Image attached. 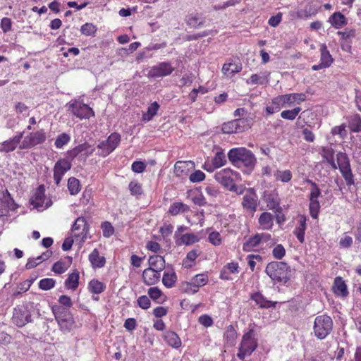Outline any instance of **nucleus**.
I'll list each match as a JSON object with an SVG mask.
<instances>
[{
  "mask_svg": "<svg viewBox=\"0 0 361 361\" xmlns=\"http://www.w3.org/2000/svg\"><path fill=\"white\" fill-rule=\"evenodd\" d=\"M228 159L234 166L241 169L244 173L248 175L254 171L257 164L255 155L245 147L231 149Z\"/></svg>",
  "mask_w": 361,
  "mask_h": 361,
  "instance_id": "obj_1",
  "label": "nucleus"
},
{
  "mask_svg": "<svg viewBox=\"0 0 361 361\" xmlns=\"http://www.w3.org/2000/svg\"><path fill=\"white\" fill-rule=\"evenodd\" d=\"M265 272L275 283L286 284L291 278V269L285 262L273 261L266 267Z\"/></svg>",
  "mask_w": 361,
  "mask_h": 361,
  "instance_id": "obj_2",
  "label": "nucleus"
},
{
  "mask_svg": "<svg viewBox=\"0 0 361 361\" xmlns=\"http://www.w3.org/2000/svg\"><path fill=\"white\" fill-rule=\"evenodd\" d=\"M51 310L59 329L63 334L71 332L75 326V322L70 310L57 305L52 306Z\"/></svg>",
  "mask_w": 361,
  "mask_h": 361,
  "instance_id": "obj_3",
  "label": "nucleus"
},
{
  "mask_svg": "<svg viewBox=\"0 0 361 361\" xmlns=\"http://www.w3.org/2000/svg\"><path fill=\"white\" fill-rule=\"evenodd\" d=\"M37 305L31 301L18 305L13 310L12 317L13 323L18 327H22L27 323L31 322V317Z\"/></svg>",
  "mask_w": 361,
  "mask_h": 361,
  "instance_id": "obj_4",
  "label": "nucleus"
},
{
  "mask_svg": "<svg viewBox=\"0 0 361 361\" xmlns=\"http://www.w3.org/2000/svg\"><path fill=\"white\" fill-rule=\"evenodd\" d=\"M258 346L257 339L255 338V331L253 328L248 329L243 337L239 345L237 357L244 360L245 357L251 355Z\"/></svg>",
  "mask_w": 361,
  "mask_h": 361,
  "instance_id": "obj_5",
  "label": "nucleus"
},
{
  "mask_svg": "<svg viewBox=\"0 0 361 361\" xmlns=\"http://www.w3.org/2000/svg\"><path fill=\"white\" fill-rule=\"evenodd\" d=\"M313 329L317 338L321 340L324 339L332 331L333 321L331 318L326 314L317 316L314 319Z\"/></svg>",
  "mask_w": 361,
  "mask_h": 361,
  "instance_id": "obj_6",
  "label": "nucleus"
},
{
  "mask_svg": "<svg viewBox=\"0 0 361 361\" xmlns=\"http://www.w3.org/2000/svg\"><path fill=\"white\" fill-rule=\"evenodd\" d=\"M214 178L227 190H228L235 181L241 180L240 174L229 168L222 169L216 173Z\"/></svg>",
  "mask_w": 361,
  "mask_h": 361,
  "instance_id": "obj_7",
  "label": "nucleus"
},
{
  "mask_svg": "<svg viewBox=\"0 0 361 361\" xmlns=\"http://www.w3.org/2000/svg\"><path fill=\"white\" fill-rule=\"evenodd\" d=\"M121 140V135L113 133L109 135L106 140L100 142L97 148L101 149L99 155L105 157L110 154L120 144Z\"/></svg>",
  "mask_w": 361,
  "mask_h": 361,
  "instance_id": "obj_8",
  "label": "nucleus"
},
{
  "mask_svg": "<svg viewBox=\"0 0 361 361\" xmlns=\"http://www.w3.org/2000/svg\"><path fill=\"white\" fill-rule=\"evenodd\" d=\"M46 139V133L43 129L30 133L24 137V140L19 145V148L20 149H30L37 145L44 143Z\"/></svg>",
  "mask_w": 361,
  "mask_h": 361,
  "instance_id": "obj_9",
  "label": "nucleus"
},
{
  "mask_svg": "<svg viewBox=\"0 0 361 361\" xmlns=\"http://www.w3.org/2000/svg\"><path fill=\"white\" fill-rule=\"evenodd\" d=\"M68 109L74 116L80 119H88L94 116V111L92 108L77 100H74L73 102L70 103Z\"/></svg>",
  "mask_w": 361,
  "mask_h": 361,
  "instance_id": "obj_10",
  "label": "nucleus"
},
{
  "mask_svg": "<svg viewBox=\"0 0 361 361\" xmlns=\"http://www.w3.org/2000/svg\"><path fill=\"white\" fill-rule=\"evenodd\" d=\"M68 157L59 159L54 166V180L59 185L64 174L71 169L72 164Z\"/></svg>",
  "mask_w": 361,
  "mask_h": 361,
  "instance_id": "obj_11",
  "label": "nucleus"
},
{
  "mask_svg": "<svg viewBox=\"0 0 361 361\" xmlns=\"http://www.w3.org/2000/svg\"><path fill=\"white\" fill-rule=\"evenodd\" d=\"M45 188L44 185H40L35 190L33 196L30 199V204L37 210H43L50 206L49 202L44 204L45 200Z\"/></svg>",
  "mask_w": 361,
  "mask_h": 361,
  "instance_id": "obj_12",
  "label": "nucleus"
},
{
  "mask_svg": "<svg viewBox=\"0 0 361 361\" xmlns=\"http://www.w3.org/2000/svg\"><path fill=\"white\" fill-rule=\"evenodd\" d=\"M174 71L170 63L161 62L151 68L149 75L152 78H160L169 75Z\"/></svg>",
  "mask_w": 361,
  "mask_h": 361,
  "instance_id": "obj_13",
  "label": "nucleus"
},
{
  "mask_svg": "<svg viewBox=\"0 0 361 361\" xmlns=\"http://www.w3.org/2000/svg\"><path fill=\"white\" fill-rule=\"evenodd\" d=\"M72 231L76 238H81L82 240L87 238L89 231V226L85 218L78 217L73 225Z\"/></svg>",
  "mask_w": 361,
  "mask_h": 361,
  "instance_id": "obj_14",
  "label": "nucleus"
},
{
  "mask_svg": "<svg viewBox=\"0 0 361 361\" xmlns=\"http://www.w3.org/2000/svg\"><path fill=\"white\" fill-rule=\"evenodd\" d=\"M94 152V149L91 147V145L85 142L82 144L78 145L74 148L67 152V157L73 161L77 156L82 152H84L85 157H89Z\"/></svg>",
  "mask_w": 361,
  "mask_h": 361,
  "instance_id": "obj_15",
  "label": "nucleus"
},
{
  "mask_svg": "<svg viewBox=\"0 0 361 361\" xmlns=\"http://www.w3.org/2000/svg\"><path fill=\"white\" fill-rule=\"evenodd\" d=\"M264 197L267 202V207L269 209L274 211L275 213H281L282 208L280 207V199L275 190L265 192Z\"/></svg>",
  "mask_w": 361,
  "mask_h": 361,
  "instance_id": "obj_16",
  "label": "nucleus"
},
{
  "mask_svg": "<svg viewBox=\"0 0 361 361\" xmlns=\"http://www.w3.org/2000/svg\"><path fill=\"white\" fill-rule=\"evenodd\" d=\"M250 190L252 191L253 190L250 189ZM241 204L243 209L247 212L251 214L255 212L257 208V198L256 194L253 192L245 194L243 196Z\"/></svg>",
  "mask_w": 361,
  "mask_h": 361,
  "instance_id": "obj_17",
  "label": "nucleus"
},
{
  "mask_svg": "<svg viewBox=\"0 0 361 361\" xmlns=\"http://www.w3.org/2000/svg\"><path fill=\"white\" fill-rule=\"evenodd\" d=\"M24 135V132L18 133L13 138L4 141L0 144V152H11L14 151L18 145H20V140Z\"/></svg>",
  "mask_w": 361,
  "mask_h": 361,
  "instance_id": "obj_18",
  "label": "nucleus"
},
{
  "mask_svg": "<svg viewBox=\"0 0 361 361\" xmlns=\"http://www.w3.org/2000/svg\"><path fill=\"white\" fill-rule=\"evenodd\" d=\"M194 166L192 161H178L174 165V173L177 177L184 178L188 176L190 170Z\"/></svg>",
  "mask_w": 361,
  "mask_h": 361,
  "instance_id": "obj_19",
  "label": "nucleus"
},
{
  "mask_svg": "<svg viewBox=\"0 0 361 361\" xmlns=\"http://www.w3.org/2000/svg\"><path fill=\"white\" fill-rule=\"evenodd\" d=\"M142 276L145 284L152 286L159 281L161 274L160 271H155L152 268H147L143 271Z\"/></svg>",
  "mask_w": 361,
  "mask_h": 361,
  "instance_id": "obj_20",
  "label": "nucleus"
},
{
  "mask_svg": "<svg viewBox=\"0 0 361 361\" xmlns=\"http://www.w3.org/2000/svg\"><path fill=\"white\" fill-rule=\"evenodd\" d=\"M205 22V18L198 13H191L186 16L185 23L190 27L197 29L201 27Z\"/></svg>",
  "mask_w": 361,
  "mask_h": 361,
  "instance_id": "obj_21",
  "label": "nucleus"
},
{
  "mask_svg": "<svg viewBox=\"0 0 361 361\" xmlns=\"http://www.w3.org/2000/svg\"><path fill=\"white\" fill-rule=\"evenodd\" d=\"M89 261L90 262L93 269H99L104 267L106 259L104 256H100L99 250L95 248L89 255Z\"/></svg>",
  "mask_w": 361,
  "mask_h": 361,
  "instance_id": "obj_22",
  "label": "nucleus"
},
{
  "mask_svg": "<svg viewBox=\"0 0 361 361\" xmlns=\"http://www.w3.org/2000/svg\"><path fill=\"white\" fill-rule=\"evenodd\" d=\"M334 292L336 295L341 297H346L348 295L347 286L343 279L337 276L334 282Z\"/></svg>",
  "mask_w": 361,
  "mask_h": 361,
  "instance_id": "obj_23",
  "label": "nucleus"
},
{
  "mask_svg": "<svg viewBox=\"0 0 361 361\" xmlns=\"http://www.w3.org/2000/svg\"><path fill=\"white\" fill-rule=\"evenodd\" d=\"M250 298L261 308L275 307L276 302L268 300L261 293L256 292L251 295Z\"/></svg>",
  "mask_w": 361,
  "mask_h": 361,
  "instance_id": "obj_24",
  "label": "nucleus"
},
{
  "mask_svg": "<svg viewBox=\"0 0 361 361\" xmlns=\"http://www.w3.org/2000/svg\"><path fill=\"white\" fill-rule=\"evenodd\" d=\"M164 339L169 345L174 348H178L181 345V340L174 331H166L164 334Z\"/></svg>",
  "mask_w": 361,
  "mask_h": 361,
  "instance_id": "obj_25",
  "label": "nucleus"
},
{
  "mask_svg": "<svg viewBox=\"0 0 361 361\" xmlns=\"http://www.w3.org/2000/svg\"><path fill=\"white\" fill-rule=\"evenodd\" d=\"M149 268H152L155 271H161L165 268V259L160 255L150 256L148 259Z\"/></svg>",
  "mask_w": 361,
  "mask_h": 361,
  "instance_id": "obj_26",
  "label": "nucleus"
},
{
  "mask_svg": "<svg viewBox=\"0 0 361 361\" xmlns=\"http://www.w3.org/2000/svg\"><path fill=\"white\" fill-rule=\"evenodd\" d=\"M333 62L334 59L330 54L326 45L322 44L320 48V63L324 65L325 68H329Z\"/></svg>",
  "mask_w": 361,
  "mask_h": 361,
  "instance_id": "obj_27",
  "label": "nucleus"
},
{
  "mask_svg": "<svg viewBox=\"0 0 361 361\" xmlns=\"http://www.w3.org/2000/svg\"><path fill=\"white\" fill-rule=\"evenodd\" d=\"M242 71V64L240 63H227L222 67V72L224 75L232 77L234 74Z\"/></svg>",
  "mask_w": 361,
  "mask_h": 361,
  "instance_id": "obj_28",
  "label": "nucleus"
},
{
  "mask_svg": "<svg viewBox=\"0 0 361 361\" xmlns=\"http://www.w3.org/2000/svg\"><path fill=\"white\" fill-rule=\"evenodd\" d=\"M321 154L323 159L329 164L333 169H337V165L334 161V150L331 147H322Z\"/></svg>",
  "mask_w": 361,
  "mask_h": 361,
  "instance_id": "obj_29",
  "label": "nucleus"
},
{
  "mask_svg": "<svg viewBox=\"0 0 361 361\" xmlns=\"http://www.w3.org/2000/svg\"><path fill=\"white\" fill-rule=\"evenodd\" d=\"M307 228L306 226V218L305 216H301L299 220V225L295 228L293 231L296 238L299 240L300 243H302L305 241V233Z\"/></svg>",
  "mask_w": 361,
  "mask_h": 361,
  "instance_id": "obj_30",
  "label": "nucleus"
},
{
  "mask_svg": "<svg viewBox=\"0 0 361 361\" xmlns=\"http://www.w3.org/2000/svg\"><path fill=\"white\" fill-rule=\"evenodd\" d=\"M274 216L269 212H263L259 219V224L262 226L264 229L270 230L273 226V220Z\"/></svg>",
  "mask_w": 361,
  "mask_h": 361,
  "instance_id": "obj_31",
  "label": "nucleus"
},
{
  "mask_svg": "<svg viewBox=\"0 0 361 361\" xmlns=\"http://www.w3.org/2000/svg\"><path fill=\"white\" fill-rule=\"evenodd\" d=\"M237 338V331L233 325L227 326L224 334V339L229 346H233Z\"/></svg>",
  "mask_w": 361,
  "mask_h": 361,
  "instance_id": "obj_32",
  "label": "nucleus"
},
{
  "mask_svg": "<svg viewBox=\"0 0 361 361\" xmlns=\"http://www.w3.org/2000/svg\"><path fill=\"white\" fill-rule=\"evenodd\" d=\"M79 272L75 270L68 275V279L65 281V287L67 289L75 290L79 284Z\"/></svg>",
  "mask_w": 361,
  "mask_h": 361,
  "instance_id": "obj_33",
  "label": "nucleus"
},
{
  "mask_svg": "<svg viewBox=\"0 0 361 361\" xmlns=\"http://www.w3.org/2000/svg\"><path fill=\"white\" fill-rule=\"evenodd\" d=\"M270 73L264 72L262 73V75L258 74H252L250 78L247 80V84L252 85H264L267 84L269 81V76Z\"/></svg>",
  "mask_w": 361,
  "mask_h": 361,
  "instance_id": "obj_34",
  "label": "nucleus"
},
{
  "mask_svg": "<svg viewBox=\"0 0 361 361\" xmlns=\"http://www.w3.org/2000/svg\"><path fill=\"white\" fill-rule=\"evenodd\" d=\"M348 127L351 132H361V117L359 114H355L349 117Z\"/></svg>",
  "mask_w": 361,
  "mask_h": 361,
  "instance_id": "obj_35",
  "label": "nucleus"
},
{
  "mask_svg": "<svg viewBox=\"0 0 361 361\" xmlns=\"http://www.w3.org/2000/svg\"><path fill=\"white\" fill-rule=\"evenodd\" d=\"M331 25L338 29L347 24V20L343 14L340 12L334 13L330 18Z\"/></svg>",
  "mask_w": 361,
  "mask_h": 361,
  "instance_id": "obj_36",
  "label": "nucleus"
},
{
  "mask_svg": "<svg viewBox=\"0 0 361 361\" xmlns=\"http://www.w3.org/2000/svg\"><path fill=\"white\" fill-rule=\"evenodd\" d=\"M190 210L188 205L182 202H175L172 204L169 209V213L172 216H176L179 213H185Z\"/></svg>",
  "mask_w": 361,
  "mask_h": 361,
  "instance_id": "obj_37",
  "label": "nucleus"
},
{
  "mask_svg": "<svg viewBox=\"0 0 361 361\" xmlns=\"http://www.w3.org/2000/svg\"><path fill=\"white\" fill-rule=\"evenodd\" d=\"M337 167L338 166L340 171L350 168V161L347 154L344 152H338L336 154Z\"/></svg>",
  "mask_w": 361,
  "mask_h": 361,
  "instance_id": "obj_38",
  "label": "nucleus"
},
{
  "mask_svg": "<svg viewBox=\"0 0 361 361\" xmlns=\"http://www.w3.org/2000/svg\"><path fill=\"white\" fill-rule=\"evenodd\" d=\"M106 285L97 279H92L88 283L89 290L94 294H100L104 291Z\"/></svg>",
  "mask_w": 361,
  "mask_h": 361,
  "instance_id": "obj_39",
  "label": "nucleus"
},
{
  "mask_svg": "<svg viewBox=\"0 0 361 361\" xmlns=\"http://www.w3.org/2000/svg\"><path fill=\"white\" fill-rule=\"evenodd\" d=\"M233 122L238 133L245 131L251 126V121L247 118L235 119Z\"/></svg>",
  "mask_w": 361,
  "mask_h": 361,
  "instance_id": "obj_40",
  "label": "nucleus"
},
{
  "mask_svg": "<svg viewBox=\"0 0 361 361\" xmlns=\"http://www.w3.org/2000/svg\"><path fill=\"white\" fill-rule=\"evenodd\" d=\"M1 200L3 204L5 205L8 212L9 210L14 211L17 208V204H16L14 200L11 197V194L8 190H6L5 192H3Z\"/></svg>",
  "mask_w": 361,
  "mask_h": 361,
  "instance_id": "obj_41",
  "label": "nucleus"
},
{
  "mask_svg": "<svg viewBox=\"0 0 361 361\" xmlns=\"http://www.w3.org/2000/svg\"><path fill=\"white\" fill-rule=\"evenodd\" d=\"M282 106L281 98L279 96L273 98L269 105L266 107V111L267 114H273L276 112L279 111Z\"/></svg>",
  "mask_w": 361,
  "mask_h": 361,
  "instance_id": "obj_42",
  "label": "nucleus"
},
{
  "mask_svg": "<svg viewBox=\"0 0 361 361\" xmlns=\"http://www.w3.org/2000/svg\"><path fill=\"white\" fill-rule=\"evenodd\" d=\"M212 161H213L214 164L217 166L218 169L226 165L227 163V159L224 150L220 149L219 151H217Z\"/></svg>",
  "mask_w": 361,
  "mask_h": 361,
  "instance_id": "obj_43",
  "label": "nucleus"
},
{
  "mask_svg": "<svg viewBox=\"0 0 361 361\" xmlns=\"http://www.w3.org/2000/svg\"><path fill=\"white\" fill-rule=\"evenodd\" d=\"M259 236H258L257 234L255 235L252 237H250L247 240H246L243 245V250L245 252H250L252 251L255 247H257L258 245H259Z\"/></svg>",
  "mask_w": 361,
  "mask_h": 361,
  "instance_id": "obj_44",
  "label": "nucleus"
},
{
  "mask_svg": "<svg viewBox=\"0 0 361 361\" xmlns=\"http://www.w3.org/2000/svg\"><path fill=\"white\" fill-rule=\"evenodd\" d=\"M68 189L71 195H75L80 190V184L78 179L71 177L68 180Z\"/></svg>",
  "mask_w": 361,
  "mask_h": 361,
  "instance_id": "obj_45",
  "label": "nucleus"
},
{
  "mask_svg": "<svg viewBox=\"0 0 361 361\" xmlns=\"http://www.w3.org/2000/svg\"><path fill=\"white\" fill-rule=\"evenodd\" d=\"M176 280L177 276L175 272H164L162 278V283L166 287L171 288L174 286Z\"/></svg>",
  "mask_w": 361,
  "mask_h": 361,
  "instance_id": "obj_46",
  "label": "nucleus"
},
{
  "mask_svg": "<svg viewBox=\"0 0 361 361\" xmlns=\"http://www.w3.org/2000/svg\"><path fill=\"white\" fill-rule=\"evenodd\" d=\"M71 141V136L66 133L59 134L54 142V145L57 149H61L64 145H67Z\"/></svg>",
  "mask_w": 361,
  "mask_h": 361,
  "instance_id": "obj_47",
  "label": "nucleus"
},
{
  "mask_svg": "<svg viewBox=\"0 0 361 361\" xmlns=\"http://www.w3.org/2000/svg\"><path fill=\"white\" fill-rule=\"evenodd\" d=\"M159 109V105L157 102L152 103L149 106L147 113L143 114V120L147 121L152 120V118L157 114Z\"/></svg>",
  "mask_w": 361,
  "mask_h": 361,
  "instance_id": "obj_48",
  "label": "nucleus"
},
{
  "mask_svg": "<svg viewBox=\"0 0 361 361\" xmlns=\"http://www.w3.org/2000/svg\"><path fill=\"white\" fill-rule=\"evenodd\" d=\"M306 182L310 184L311 185L309 200H317L321 195V190L319 186L317 185L316 183L313 182L312 180L307 179Z\"/></svg>",
  "mask_w": 361,
  "mask_h": 361,
  "instance_id": "obj_49",
  "label": "nucleus"
},
{
  "mask_svg": "<svg viewBox=\"0 0 361 361\" xmlns=\"http://www.w3.org/2000/svg\"><path fill=\"white\" fill-rule=\"evenodd\" d=\"M300 111V107H295L291 110H285L281 113V116L283 119L293 121L296 118Z\"/></svg>",
  "mask_w": 361,
  "mask_h": 361,
  "instance_id": "obj_50",
  "label": "nucleus"
},
{
  "mask_svg": "<svg viewBox=\"0 0 361 361\" xmlns=\"http://www.w3.org/2000/svg\"><path fill=\"white\" fill-rule=\"evenodd\" d=\"M309 209L311 216L314 219H317L320 209V204L318 200H310Z\"/></svg>",
  "mask_w": 361,
  "mask_h": 361,
  "instance_id": "obj_51",
  "label": "nucleus"
},
{
  "mask_svg": "<svg viewBox=\"0 0 361 361\" xmlns=\"http://www.w3.org/2000/svg\"><path fill=\"white\" fill-rule=\"evenodd\" d=\"M276 178L283 183L289 182L292 178V173L290 170L276 171L274 174Z\"/></svg>",
  "mask_w": 361,
  "mask_h": 361,
  "instance_id": "obj_52",
  "label": "nucleus"
},
{
  "mask_svg": "<svg viewBox=\"0 0 361 361\" xmlns=\"http://www.w3.org/2000/svg\"><path fill=\"white\" fill-rule=\"evenodd\" d=\"M56 281L51 278L43 279L39 282V288L44 290H49L55 286Z\"/></svg>",
  "mask_w": 361,
  "mask_h": 361,
  "instance_id": "obj_53",
  "label": "nucleus"
},
{
  "mask_svg": "<svg viewBox=\"0 0 361 361\" xmlns=\"http://www.w3.org/2000/svg\"><path fill=\"white\" fill-rule=\"evenodd\" d=\"M68 264H66V262L59 260L53 264L51 271L56 274H61L64 273L68 269Z\"/></svg>",
  "mask_w": 361,
  "mask_h": 361,
  "instance_id": "obj_54",
  "label": "nucleus"
},
{
  "mask_svg": "<svg viewBox=\"0 0 361 361\" xmlns=\"http://www.w3.org/2000/svg\"><path fill=\"white\" fill-rule=\"evenodd\" d=\"M80 31L86 36H91L95 34L97 27L92 23H85L81 27Z\"/></svg>",
  "mask_w": 361,
  "mask_h": 361,
  "instance_id": "obj_55",
  "label": "nucleus"
},
{
  "mask_svg": "<svg viewBox=\"0 0 361 361\" xmlns=\"http://www.w3.org/2000/svg\"><path fill=\"white\" fill-rule=\"evenodd\" d=\"M147 293L149 298L157 301L158 303H161L160 301H157L163 295L161 290L157 287H152L148 289Z\"/></svg>",
  "mask_w": 361,
  "mask_h": 361,
  "instance_id": "obj_56",
  "label": "nucleus"
},
{
  "mask_svg": "<svg viewBox=\"0 0 361 361\" xmlns=\"http://www.w3.org/2000/svg\"><path fill=\"white\" fill-rule=\"evenodd\" d=\"M205 174L200 170H196L189 176V180L192 183H198L204 180Z\"/></svg>",
  "mask_w": 361,
  "mask_h": 361,
  "instance_id": "obj_57",
  "label": "nucleus"
},
{
  "mask_svg": "<svg viewBox=\"0 0 361 361\" xmlns=\"http://www.w3.org/2000/svg\"><path fill=\"white\" fill-rule=\"evenodd\" d=\"M181 243L185 245L193 244L199 240L197 235L193 233H186L181 236Z\"/></svg>",
  "mask_w": 361,
  "mask_h": 361,
  "instance_id": "obj_58",
  "label": "nucleus"
},
{
  "mask_svg": "<svg viewBox=\"0 0 361 361\" xmlns=\"http://www.w3.org/2000/svg\"><path fill=\"white\" fill-rule=\"evenodd\" d=\"M286 255V250L281 244H278L272 250V255L276 259H281Z\"/></svg>",
  "mask_w": 361,
  "mask_h": 361,
  "instance_id": "obj_59",
  "label": "nucleus"
},
{
  "mask_svg": "<svg viewBox=\"0 0 361 361\" xmlns=\"http://www.w3.org/2000/svg\"><path fill=\"white\" fill-rule=\"evenodd\" d=\"M102 229L103 232V236L109 238L114 233V228L111 223L105 221L102 224Z\"/></svg>",
  "mask_w": 361,
  "mask_h": 361,
  "instance_id": "obj_60",
  "label": "nucleus"
},
{
  "mask_svg": "<svg viewBox=\"0 0 361 361\" xmlns=\"http://www.w3.org/2000/svg\"><path fill=\"white\" fill-rule=\"evenodd\" d=\"M192 280V283L200 288L207 283L208 276L204 274H197Z\"/></svg>",
  "mask_w": 361,
  "mask_h": 361,
  "instance_id": "obj_61",
  "label": "nucleus"
},
{
  "mask_svg": "<svg viewBox=\"0 0 361 361\" xmlns=\"http://www.w3.org/2000/svg\"><path fill=\"white\" fill-rule=\"evenodd\" d=\"M233 123V120L224 123L221 128L222 132L226 134L238 133L236 129H235V125Z\"/></svg>",
  "mask_w": 361,
  "mask_h": 361,
  "instance_id": "obj_62",
  "label": "nucleus"
},
{
  "mask_svg": "<svg viewBox=\"0 0 361 361\" xmlns=\"http://www.w3.org/2000/svg\"><path fill=\"white\" fill-rule=\"evenodd\" d=\"M137 302L138 306L143 310H147L150 307L151 301L146 295H142L139 297L137 300Z\"/></svg>",
  "mask_w": 361,
  "mask_h": 361,
  "instance_id": "obj_63",
  "label": "nucleus"
},
{
  "mask_svg": "<svg viewBox=\"0 0 361 361\" xmlns=\"http://www.w3.org/2000/svg\"><path fill=\"white\" fill-rule=\"evenodd\" d=\"M128 187L133 195H141L142 193L141 185L137 182L131 181Z\"/></svg>",
  "mask_w": 361,
  "mask_h": 361,
  "instance_id": "obj_64",
  "label": "nucleus"
}]
</instances>
